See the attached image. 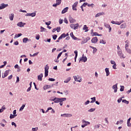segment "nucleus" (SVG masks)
<instances>
[{
	"mask_svg": "<svg viewBox=\"0 0 131 131\" xmlns=\"http://www.w3.org/2000/svg\"><path fill=\"white\" fill-rule=\"evenodd\" d=\"M52 101H54V103H60V102H64V101H66V98H59L55 97L52 99Z\"/></svg>",
	"mask_w": 131,
	"mask_h": 131,
	"instance_id": "nucleus-1",
	"label": "nucleus"
},
{
	"mask_svg": "<svg viewBox=\"0 0 131 131\" xmlns=\"http://www.w3.org/2000/svg\"><path fill=\"white\" fill-rule=\"evenodd\" d=\"M50 69V67L48 64H46L45 67V77H47L49 75V69Z\"/></svg>",
	"mask_w": 131,
	"mask_h": 131,
	"instance_id": "nucleus-2",
	"label": "nucleus"
},
{
	"mask_svg": "<svg viewBox=\"0 0 131 131\" xmlns=\"http://www.w3.org/2000/svg\"><path fill=\"white\" fill-rule=\"evenodd\" d=\"M70 27L73 29H74V30H76V29H78V27H79V25H78V24H72L70 25Z\"/></svg>",
	"mask_w": 131,
	"mask_h": 131,
	"instance_id": "nucleus-3",
	"label": "nucleus"
},
{
	"mask_svg": "<svg viewBox=\"0 0 131 131\" xmlns=\"http://www.w3.org/2000/svg\"><path fill=\"white\" fill-rule=\"evenodd\" d=\"M117 54L121 59H124L125 58V57L123 55V53H122V51L121 50L118 51Z\"/></svg>",
	"mask_w": 131,
	"mask_h": 131,
	"instance_id": "nucleus-4",
	"label": "nucleus"
},
{
	"mask_svg": "<svg viewBox=\"0 0 131 131\" xmlns=\"http://www.w3.org/2000/svg\"><path fill=\"white\" fill-rule=\"evenodd\" d=\"M82 122L83 123V125H81L82 127H85L86 125H89V124H90L91 123L89 121H84V120H82Z\"/></svg>",
	"mask_w": 131,
	"mask_h": 131,
	"instance_id": "nucleus-5",
	"label": "nucleus"
},
{
	"mask_svg": "<svg viewBox=\"0 0 131 131\" xmlns=\"http://www.w3.org/2000/svg\"><path fill=\"white\" fill-rule=\"evenodd\" d=\"M74 78L75 81H78V82H81L82 80L81 77H79L78 75L74 76Z\"/></svg>",
	"mask_w": 131,
	"mask_h": 131,
	"instance_id": "nucleus-6",
	"label": "nucleus"
},
{
	"mask_svg": "<svg viewBox=\"0 0 131 131\" xmlns=\"http://www.w3.org/2000/svg\"><path fill=\"white\" fill-rule=\"evenodd\" d=\"M77 5H78V2H76L72 6V8L73 11H77V9L76 7H77Z\"/></svg>",
	"mask_w": 131,
	"mask_h": 131,
	"instance_id": "nucleus-7",
	"label": "nucleus"
},
{
	"mask_svg": "<svg viewBox=\"0 0 131 131\" xmlns=\"http://www.w3.org/2000/svg\"><path fill=\"white\" fill-rule=\"evenodd\" d=\"M70 36L73 38V39H74L75 40H80V39L77 38V37H75L74 35L73 34V32H71L70 34Z\"/></svg>",
	"mask_w": 131,
	"mask_h": 131,
	"instance_id": "nucleus-8",
	"label": "nucleus"
},
{
	"mask_svg": "<svg viewBox=\"0 0 131 131\" xmlns=\"http://www.w3.org/2000/svg\"><path fill=\"white\" fill-rule=\"evenodd\" d=\"M62 0H56V3L53 5V7H57L61 4Z\"/></svg>",
	"mask_w": 131,
	"mask_h": 131,
	"instance_id": "nucleus-9",
	"label": "nucleus"
},
{
	"mask_svg": "<svg viewBox=\"0 0 131 131\" xmlns=\"http://www.w3.org/2000/svg\"><path fill=\"white\" fill-rule=\"evenodd\" d=\"M91 41L92 43H97V42H98V37H93Z\"/></svg>",
	"mask_w": 131,
	"mask_h": 131,
	"instance_id": "nucleus-10",
	"label": "nucleus"
},
{
	"mask_svg": "<svg viewBox=\"0 0 131 131\" xmlns=\"http://www.w3.org/2000/svg\"><path fill=\"white\" fill-rule=\"evenodd\" d=\"M24 25H26V24L23 23L22 21H20L17 24V26H18V27H24Z\"/></svg>",
	"mask_w": 131,
	"mask_h": 131,
	"instance_id": "nucleus-11",
	"label": "nucleus"
},
{
	"mask_svg": "<svg viewBox=\"0 0 131 131\" xmlns=\"http://www.w3.org/2000/svg\"><path fill=\"white\" fill-rule=\"evenodd\" d=\"M9 6L8 4H2L0 5V10H3V9H5V8H7Z\"/></svg>",
	"mask_w": 131,
	"mask_h": 131,
	"instance_id": "nucleus-12",
	"label": "nucleus"
},
{
	"mask_svg": "<svg viewBox=\"0 0 131 131\" xmlns=\"http://www.w3.org/2000/svg\"><path fill=\"white\" fill-rule=\"evenodd\" d=\"M10 72V70H7L5 72L4 75H2V78H5V77H7V75H9V73Z\"/></svg>",
	"mask_w": 131,
	"mask_h": 131,
	"instance_id": "nucleus-13",
	"label": "nucleus"
},
{
	"mask_svg": "<svg viewBox=\"0 0 131 131\" xmlns=\"http://www.w3.org/2000/svg\"><path fill=\"white\" fill-rule=\"evenodd\" d=\"M36 15V13H27L26 14V16H31V17H35V16Z\"/></svg>",
	"mask_w": 131,
	"mask_h": 131,
	"instance_id": "nucleus-14",
	"label": "nucleus"
},
{
	"mask_svg": "<svg viewBox=\"0 0 131 131\" xmlns=\"http://www.w3.org/2000/svg\"><path fill=\"white\" fill-rule=\"evenodd\" d=\"M61 116H64V117H71V116H72V115L71 114H61Z\"/></svg>",
	"mask_w": 131,
	"mask_h": 131,
	"instance_id": "nucleus-15",
	"label": "nucleus"
},
{
	"mask_svg": "<svg viewBox=\"0 0 131 131\" xmlns=\"http://www.w3.org/2000/svg\"><path fill=\"white\" fill-rule=\"evenodd\" d=\"M65 37H66V34L65 33H63L58 38V40H61L62 38H65Z\"/></svg>",
	"mask_w": 131,
	"mask_h": 131,
	"instance_id": "nucleus-16",
	"label": "nucleus"
},
{
	"mask_svg": "<svg viewBox=\"0 0 131 131\" xmlns=\"http://www.w3.org/2000/svg\"><path fill=\"white\" fill-rule=\"evenodd\" d=\"M130 119H131V118H129L127 121V126H128V127H131V123H130Z\"/></svg>",
	"mask_w": 131,
	"mask_h": 131,
	"instance_id": "nucleus-17",
	"label": "nucleus"
},
{
	"mask_svg": "<svg viewBox=\"0 0 131 131\" xmlns=\"http://www.w3.org/2000/svg\"><path fill=\"white\" fill-rule=\"evenodd\" d=\"M43 76V75L42 74H40L38 76V80H40L41 81L42 80V77Z\"/></svg>",
	"mask_w": 131,
	"mask_h": 131,
	"instance_id": "nucleus-18",
	"label": "nucleus"
},
{
	"mask_svg": "<svg viewBox=\"0 0 131 131\" xmlns=\"http://www.w3.org/2000/svg\"><path fill=\"white\" fill-rule=\"evenodd\" d=\"M69 9V8L68 7H66L62 11H61V13L62 14H65V13H66L68 11V9Z\"/></svg>",
	"mask_w": 131,
	"mask_h": 131,
	"instance_id": "nucleus-19",
	"label": "nucleus"
},
{
	"mask_svg": "<svg viewBox=\"0 0 131 131\" xmlns=\"http://www.w3.org/2000/svg\"><path fill=\"white\" fill-rule=\"evenodd\" d=\"M104 14H105L104 12H99L97 14H96L95 17L96 18L98 17H100V16H102V15H104Z\"/></svg>",
	"mask_w": 131,
	"mask_h": 131,
	"instance_id": "nucleus-20",
	"label": "nucleus"
},
{
	"mask_svg": "<svg viewBox=\"0 0 131 131\" xmlns=\"http://www.w3.org/2000/svg\"><path fill=\"white\" fill-rule=\"evenodd\" d=\"M113 89L114 90H114V93H117V83L113 86Z\"/></svg>",
	"mask_w": 131,
	"mask_h": 131,
	"instance_id": "nucleus-21",
	"label": "nucleus"
},
{
	"mask_svg": "<svg viewBox=\"0 0 131 131\" xmlns=\"http://www.w3.org/2000/svg\"><path fill=\"white\" fill-rule=\"evenodd\" d=\"M80 61H82V62H85L86 61H88V58H86V57H83H83L80 59Z\"/></svg>",
	"mask_w": 131,
	"mask_h": 131,
	"instance_id": "nucleus-22",
	"label": "nucleus"
},
{
	"mask_svg": "<svg viewBox=\"0 0 131 131\" xmlns=\"http://www.w3.org/2000/svg\"><path fill=\"white\" fill-rule=\"evenodd\" d=\"M9 19L11 21H13V20H14V13H11L9 15Z\"/></svg>",
	"mask_w": 131,
	"mask_h": 131,
	"instance_id": "nucleus-23",
	"label": "nucleus"
},
{
	"mask_svg": "<svg viewBox=\"0 0 131 131\" xmlns=\"http://www.w3.org/2000/svg\"><path fill=\"white\" fill-rule=\"evenodd\" d=\"M69 21L70 23H74V22H75L76 20L74 18L71 17L69 18Z\"/></svg>",
	"mask_w": 131,
	"mask_h": 131,
	"instance_id": "nucleus-24",
	"label": "nucleus"
},
{
	"mask_svg": "<svg viewBox=\"0 0 131 131\" xmlns=\"http://www.w3.org/2000/svg\"><path fill=\"white\" fill-rule=\"evenodd\" d=\"M126 23H124L122 24L120 26V28H121L122 29H123L124 28H126Z\"/></svg>",
	"mask_w": 131,
	"mask_h": 131,
	"instance_id": "nucleus-25",
	"label": "nucleus"
},
{
	"mask_svg": "<svg viewBox=\"0 0 131 131\" xmlns=\"http://www.w3.org/2000/svg\"><path fill=\"white\" fill-rule=\"evenodd\" d=\"M105 72L106 73V76H109L110 72H109V68H105Z\"/></svg>",
	"mask_w": 131,
	"mask_h": 131,
	"instance_id": "nucleus-26",
	"label": "nucleus"
},
{
	"mask_svg": "<svg viewBox=\"0 0 131 131\" xmlns=\"http://www.w3.org/2000/svg\"><path fill=\"white\" fill-rule=\"evenodd\" d=\"M29 40L28 39V38L26 37V38H24L23 39V42L24 43H26V42H27Z\"/></svg>",
	"mask_w": 131,
	"mask_h": 131,
	"instance_id": "nucleus-27",
	"label": "nucleus"
},
{
	"mask_svg": "<svg viewBox=\"0 0 131 131\" xmlns=\"http://www.w3.org/2000/svg\"><path fill=\"white\" fill-rule=\"evenodd\" d=\"M70 80H71V78L69 77L67 78V79H66V80L64 81V82H65L66 83H68V82H69Z\"/></svg>",
	"mask_w": 131,
	"mask_h": 131,
	"instance_id": "nucleus-28",
	"label": "nucleus"
},
{
	"mask_svg": "<svg viewBox=\"0 0 131 131\" xmlns=\"http://www.w3.org/2000/svg\"><path fill=\"white\" fill-rule=\"evenodd\" d=\"M93 35L95 36H102V34H99V33H98L97 32H94Z\"/></svg>",
	"mask_w": 131,
	"mask_h": 131,
	"instance_id": "nucleus-29",
	"label": "nucleus"
},
{
	"mask_svg": "<svg viewBox=\"0 0 131 131\" xmlns=\"http://www.w3.org/2000/svg\"><path fill=\"white\" fill-rule=\"evenodd\" d=\"M123 22H124V21L123 20L120 21H116V25H120V24H121V23H123Z\"/></svg>",
	"mask_w": 131,
	"mask_h": 131,
	"instance_id": "nucleus-30",
	"label": "nucleus"
},
{
	"mask_svg": "<svg viewBox=\"0 0 131 131\" xmlns=\"http://www.w3.org/2000/svg\"><path fill=\"white\" fill-rule=\"evenodd\" d=\"M89 28L86 27V25H84L83 28V30H86L85 31H89Z\"/></svg>",
	"mask_w": 131,
	"mask_h": 131,
	"instance_id": "nucleus-31",
	"label": "nucleus"
},
{
	"mask_svg": "<svg viewBox=\"0 0 131 131\" xmlns=\"http://www.w3.org/2000/svg\"><path fill=\"white\" fill-rule=\"evenodd\" d=\"M25 105H26V104H23V105L20 107V108H19V111H23V109H24V108L25 107Z\"/></svg>",
	"mask_w": 131,
	"mask_h": 131,
	"instance_id": "nucleus-32",
	"label": "nucleus"
},
{
	"mask_svg": "<svg viewBox=\"0 0 131 131\" xmlns=\"http://www.w3.org/2000/svg\"><path fill=\"white\" fill-rule=\"evenodd\" d=\"M122 103H125V104H126L127 105L129 103V102H128V101L125 100V99H123L122 101Z\"/></svg>",
	"mask_w": 131,
	"mask_h": 131,
	"instance_id": "nucleus-33",
	"label": "nucleus"
},
{
	"mask_svg": "<svg viewBox=\"0 0 131 131\" xmlns=\"http://www.w3.org/2000/svg\"><path fill=\"white\" fill-rule=\"evenodd\" d=\"M16 116H17V115H14L11 114H10V118L11 119H12V118H15V117H16Z\"/></svg>",
	"mask_w": 131,
	"mask_h": 131,
	"instance_id": "nucleus-34",
	"label": "nucleus"
},
{
	"mask_svg": "<svg viewBox=\"0 0 131 131\" xmlns=\"http://www.w3.org/2000/svg\"><path fill=\"white\" fill-rule=\"evenodd\" d=\"M91 100H92L91 101V103H95L96 102V97L91 98Z\"/></svg>",
	"mask_w": 131,
	"mask_h": 131,
	"instance_id": "nucleus-35",
	"label": "nucleus"
},
{
	"mask_svg": "<svg viewBox=\"0 0 131 131\" xmlns=\"http://www.w3.org/2000/svg\"><path fill=\"white\" fill-rule=\"evenodd\" d=\"M85 42H88V39H86V38L85 39H83L82 40V42H81V43H85Z\"/></svg>",
	"mask_w": 131,
	"mask_h": 131,
	"instance_id": "nucleus-36",
	"label": "nucleus"
},
{
	"mask_svg": "<svg viewBox=\"0 0 131 131\" xmlns=\"http://www.w3.org/2000/svg\"><path fill=\"white\" fill-rule=\"evenodd\" d=\"M100 43H102L103 45H106V41H104L103 39L100 40Z\"/></svg>",
	"mask_w": 131,
	"mask_h": 131,
	"instance_id": "nucleus-37",
	"label": "nucleus"
},
{
	"mask_svg": "<svg viewBox=\"0 0 131 131\" xmlns=\"http://www.w3.org/2000/svg\"><path fill=\"white\" fill-rule=\"evenodd\" d=\"M52 37H53L54 40H56V39H57V37H58V36L57 35H53L52 36Z\"/></svg>",
	"mask_w": 131,
	"mask_h": 131,
	"instance_id": "nucleus-38",
	"label": "nucleus"
},
{
	"mask_svg": "<svg viewBox=\"0 0 131 131\" xmlns=\"http://www.w3.org/2000/svg\"><path fill=\"white\" fill-rule=\"evenodd\" d=\"M121 88L120 89V92H123L124 91V86H120Z\"/></svg>",
	"mask_w": 131,
	"mask_h": 131,
	"instance_id": "nucleus-39",
	"label": "nucleus"
},
{
	"mask_svg": "<svg viewBox=\"0 0 131 131\" xmlns=\"http://www.w3.org/2000/svg\"><path fill=\"white\" fill-rule=\"evenodd\" d=\"M56 31L57 32H60L61 31V27H58L56 28Z\"/></svg>",
	"mask_w": 131,
	"mask_h": 131,
	"instance_id": "nucleus-40",
	"label": "nucleus"
},
{
	"mask_svg": "<svg viewBox=\"0 0 131 131\" xmlns=\"http://www.w3.org/2000/svg\"><path fill=\"white\" fill-rule=\"evenodd\" d=\"M46 30V29L42 27H40V32H43Z\"/></svg>",
	"mask_w": 131,
	"mask_h": 131,
	"instance_id": "nucleus-41",
	"label": "nucleus"
},
{
	"mask_svg": "<svg viewBox=\"0 0 131 131\" xmlns=\"http://www.w3.org/2000/svg\"><path fill=\"white\" fill-rule=\"evenodd\" d=\"M104 26L105 27H106V28H108L109 27H110V25L107 24H104Z\"/></svg>",
	"mask_w": 131,
	"mask_h": 131,
	"instance_id": "nucleus-42",
	"label": "nucleus"
},
{
	"mask_svg": "<svg viewBox=\"0 0 131 131\" xmlns=\"http://www.w3.org/2000/svg\"><path fill=\"white\" fill-rule=\"evenodd\" d=\"M22 35L21 33H19L18 34H16L15 37H20Z\"/></svg>",
	"mask_w": 131,
	"mask_h": 131,
	"instance_id": "nucleus-43",
	"label": "nucleus"
},
{
	"mask_svg": "<svg viewBox=\"0 0 131 131\" xmlns=\"http://www.w3.org/2000/svg\"><path fill=\"white\" fill-rule=\"evenodd\" d=\"M126 51H127V53H129V54H131V50L130 49L128 48L125 49Z\"/></svg>",
	"mask_w": 131,
	"mask_h": 131,
	"instance_id": "nucleus-44",
	"label": "nucleus"
},
{
	"mask_svg": "<svg viewBox=\"0 0 131 131\" xmlns=\"http://www.w3.org/2000/svg\"><path fill=\"white\" fill-rule=\"evenodd\" d=\"M95 110H96V108H91L88 111H89V112H94V111H95Z\"/></svg>",
	"mask_w": 131,
	"mask_h": 131,
	"instance_id": "nucleus-45",
	"label": "nucleus"
},
{
	"mask_svg": "<svg viewBox=\"0 0 131 131\" xmlns=\"http://www.w3.org/2000/svg\"><path fill=\"white\" fill-rule=\"evenodd\" d=\"M48 80H49V81H55V79L52 78H49Z\"/></svg>",
	"mask_w": 131,
	"mask_h": 131,
	"instance_id": "nucleus-46",
	"label": "nucleus"
},
{
	"mask_svg": "<svg viewBox=\"0 0 131 131\" xmlns=\"http://www.w3.org/2000/svg\"><path fill=\"white\" fill-rule=\"evenodd\" d=\"M94 4H88V7H91L92 8H94Z\"/></svg>",
	"mask_w": 131,
	"mask_h": 131,
	"instance_id": "nucleus-47",
	"label": "nucleus"
},
{
	"mask_svg": "<svg viewBox=\"0 0 131 131\" xmlns=\"http://www.w3.org/2000/svg\"><path fill=\"white\" fill-rule=\"evenodd\" d=\"M111 64H112V65H115V64H116V63L114 61V60H111Z\"/></svg>",
	"mask_w": 131,
	"mask_h": 131,
	"instance_id": "nucleus-48",
	"label": "nucleus"
},
{
	"mask_svg": "<svg viewBox=\"0 0 131 131\" xmlns=\"http://www.w3.org/2000/svg\"><path fill=\"white\" fill-rule=\"evenodd\" d=\"M11 124H12V125H14V126H15V127H17V125L15 124V122H12L11 123Z\"/></svg>",
	"mask_w": 131,
	"mask_h": 131,
	"instance_id": "nucleus-49",
	"label": "nucleus"
},
{
	"mask_svg": "<svg viewBox=\"0 0 131 131\" xmlns=\"http://www.w3.org/2000/svg\"><path fill=\"white\" fill-rule=\"evenodd\" d=\"M106 123H107V124L109 123V122L108 121V118H105L104 119Z\"/></svg>",
	"mask_w": 131,
	"mask_h": 131,
	"instance_id": "nucleus-50",
	"label": "nucleus"
},
{
	"mask_svg": "<svg viewBox=\"0 0 131 131\" xmlns=\"http://www.w3.org/2000/svg\"><path fill=\"white\" fill-rule=\"evenodd\" d=\"M97 51V48L94 47V48L93 49V53L95 54V53H96Z\"/></svg>",
	"mask_w": 131,
	"mask_h": 131,
	"instance_id": "nucleus-51",
	"label": "nucleus"
},
{
	"mask_svg": "<svg viewBox=\"0 0 131 131\" xmlns=\"http://www.w3.org/2000/svg\"><path fill=\"white\" fill-rule=\"evenodd\" d=\"M62 55V52H60L57 56V59H59V58H60L61 57Z\"/></svg>",
	"mask_w": 131,
	"mask_h": 131,
	"instance_id": "nucleus-52",
	"label": "nucleus"
},
{
	"mask_svg": "<svg viewBox=\"0 0 131 131\" xmlns=\"http://www.w3.org/2000/svg\"><path fill=\"white\" fill-rule=\"evenodd\" d=\"M88 5H89V4H88V3H84L82 4V6L83 7H85L86 6H88Z\"/></svg>",
	"mask_w": 131,
	"mask_h": 131,
	"instance_id": "nucleus-53",
	"label": "nucleus"
},
{
	"mask_svg": "<svg viewBox=\"0 0 131 131\" xmlns=\"http://www.w3.org/2000/svg\"><path fill=\"white\" fill-rule=\"evenodd\" d=\"M20 81V79L19 77L17 76L16 77V82H19Z\"/></svg>",
	"mask_w": 131,
	"mask_h": 131,
	"instance_id": "nucleus-54",
	"label": "nucleus"
},
{
	"mask_svg": "<svg viewBox=\"0 0 131 131\" xmlns=\"http://www.w3.org/2000/svg\"><path fill=\"white\" fill-rule=\"evenodd\" d=\"M128 46H129V44L128 43H126L125 49H127V48H128Z\"/></svg>",
	"mask_w": 131,
	"mask_h": 131,
	"instance_id": "nucleus-55",
	"label": "nucleus"
},
{
	"mask_svg": "<svg viewBox=\"0 0 131 131\" xmlns=\"http://www.w3.org/2000/svg\"><path fill=\"white\" fill-rule=\"evenodd\" d=\"M37 129H38V127H36V128H32V131H37Z\"/></svg>",
	"mask_w": 131,
	"mask_h": 131,
	"instance_id": "nucleus-56",
	"label": "nucleus"
},
{
	"mask_svg": "<svg viewBox=\"0 0 131 131\" xmlns=\"http://www.w3.org/2000/svg\"><path fill=\"white\" fill-rule=\"evenodd\" d=\"M46 25H48V26H49V25H51V21H49V22H46Z\"/></svg>",
	"mask_w": 131,
	"mask_h": 131,
	"instance_id": "nucleus-57",
	"label": "nucleus"
},
{
	"mask_svg": "<svg viewBox=\"0 0 131 131\" xmlns=\"http://www.w3.org/2000/svg\"><path fill=\"white\" fill-rule=\"evenodd\" d=\"M12 78H13V75H11L10 76H9L8 77V79L9 80L12 79Z\"/></svg>",
	"mask_w": 131,
	"mask_h": 131,
	"instance_id": "nucleus-58",
	"label": "nucleus"
},
{
	"mask_svg": "<svg viewBox=\"0 0 131 131\" xmlns=\"http://www.w3.org/2000/svg\"><path fill=\"white\" fill-rule=\"evenodd\" d=\"M14 44L15 46H18V45H19V42H18V41H16Z\"/></svg>",
	"mask_w": 131,
	"mask_h": 131,
	"instance_id": "nucleus-59",
	"label": "nucleus"
},
{
	"mask_svg": "<svg viewBox=\"0 0 131 131\" xmlns=\"http://www.w3.org/2000/svg\"><path fill=\"white\" fill-rule=\"evenodd\" d=\"M38 53L39 52H37L36 53H34L33 55V57H35V56H37V55H38Z\"/></svg>",
	"mask_w": 131,
	"mask_h": 131,
	"instance_id": "nucleus-60",
	"label": "nucleus"
},
{
	"mask_svg": "<svg viewBox=\"0 0 131 131\" xmlns=\"http://www.w3.org/2000/svg\"><path fill=\"white\" fill-rule=\"evenodd\" d=\"M121 101H122V98L118 99V103H120V102H121Z\"/></svg>",
	"mask_w": 131,
	"mask_h": 131,
	"instance_id": "nucleus-61",
	"label": "nucleus"
},
{
	"mask_svg": "<svg viewBox=\"0 0 131 131\" xmlns=\"http://www.w3.org/2000/svg\"><path fill=\"white\" fill-rule=\"evenodd\" d=\"M113 69H116V63L113 66Z\"/></svg>",
	"mask_w": 131,
	"mask_h": 131,
	"instance_id": "nucleus-62",
	"label": "nucleus"
},
{
	"mask_svg": "<svg viewBox=\"0 0 131 131\" xmlns=\"http://www.w3.org/2000/svg\"><path fill=\"white\" fill-rule=\"evenodd\" d=\"M36 39H37V40H38V39H39V35H37L36 36Z\"/></svg>",
	"mask_w": 131,
	"mask_h": 131,
	"instance_id": "nucleus-63",
	"label": "nucleus"
},
{
	"mask_svg": "<svg viewBox=\"0 0 131 131\" xmlns=\"http://www.w3.org/2000/svg\"><path fill=\"white\" fill-rule=\"evenodd\" d=\"M16 110H14V111H13V115H17L16 114Z\"/></svg>",
	"mask_w": 131,
	"mask_h": 131,
	"instance_id": "nucleus-64",
	"label": "nucleus"
}]
</instances>
